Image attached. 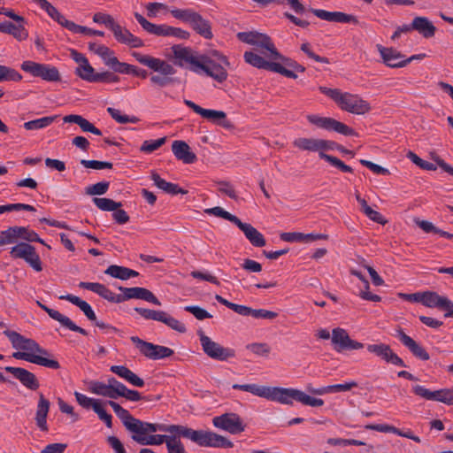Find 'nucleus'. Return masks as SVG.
Instances as JSON below:
<instances>
[{
  "mask_svg": "<svg viewBox=\"0 0 453 453\" xmlns=\"http://www.w3.org/2000/svg\"><path fill=\"white\" fill-rule=\"evenodd\" d=\"M115 63L116 64H114L111 68L114 72L125 74L139 75L137 68L134 65L120 62L119 59H117Z\"/></svg>",
  "mask_w": 453,
  "mask_h": 453,
  "instance_id": "nucleus-59",
  "label": "nucleus"
},
{
  "mask_svg": "<svg viewBox=\"0 0 453 453\" xmlns=\"http://www.w3.org/2000/svg\"><path fill=\"white\" fill-rule=\"evenodd\" d=\"M306 118L311 124L319 128L327 131H335L344 135L356 134L355 131L352 128L333 118L323 117L318 114H309L307 115Z\"/></svg>",
  "mask_w": 453,
  "mask_h": 453,
  "instance_id": "nucleus-10",
  "label": "nucleus"
},
{
  "mask_svg": "<svg viewBox=\"0 0 453 453\" xmlns=\"http://www.w3.org/2000/svg\"><path fill=\"white\" fill-rule=\"evenodd\" d=\"M172 150L175 157L185 164H192L196 160V156L191 151L188 144L183 141H174Z\"/></svg>",
  "mask_w": 453,
  "mask_h": 453,
  "instance_id": "nucleus-29",
  "label": "nucleus"
},
{
  "mask_svg": "<svg viewBox=\"0 0 453 453\" xmlns=\"http://www.w3.org/2000/svg\"><path fill=\"white\" fill-rule=\"evenodd\" d=\"M311 12L319 19L329 22L357 24V17L342 12H328L321 9H313Z\"/></svg>",
  "mask_w": 453,
  "mask_h": 453,
  "instance_id": "nucleus-22",
  "label": "nucleus"
},
{
  "mask_svg": "<svg viewBox=\"0 0 453 453\" xmlns=\"http://www.w3.org/2000/svg\"><path fill=\"white\" fill-rule=\"evenodd\" d=\"M50 403L42 394H40L36 413L35 423L42 431H48L47 417L50 411Z\"/></svg>",
  "mask_w": 453,
  "mask_h": 453,
  "instance_id": "nucleus-31",
  "label": "nucleus"
},
{
  "mask_svg": "<svg viewBox=\"0 0 453 453\" xmlns=\"http://www.w3.org/2000/svg\"><path fill=\"white\" fill-rule=\"evenodd\" d=\"M132 55L140 64L149 67L154 73H157L156 74H152L150 78L152 84L163 88L171 83V76L175 73L171 64L163 59L150 55H144L140 52H134Z\"/></svg>",
  "mask_w": 453,
  "mask_h": 453,
  "instance_id": "nucleus-6",
  "label": "nucleus"
},
{
  "mask_svg": "<svg viewBox=\"0 0 453 453\" xmlns=\"http://www.w3.org/2000/svg\"><path fill=\"white\" fill-rule=\"evenodd\" d=\"M111 30L113 33L115 39L120 43L128 45L132 48H140L144 44L141 38L134 35L129 30L116 22Z\"/></svg>",
  "mask_w": 453,
  "mask_h": 453,
  "instance_id": "nucleus-21",
  "label": "nucleus"
},
{
  "mask_svg": "<svg viewBox=\"0 0 453 453\" xmlns=\"http://www.w3.org/2000/svg\"><path fill=\"white\" fill-rule=\"evenodd\" d=\"M10 255L12 258L23 259L36 272L42 270V261L35 248L27 242H19L12 247Z\"/></svg>",
  "mask_w": 453,
  "mask_h": 453,
  "instance_id": "nucleus-8",
  "label": "nucleus"
},
{
  "mask_svg": "<svg viewBox=\"0 0 453 453\" xmlns=\"http://www.w3.org/2000/svg\"><path fill=\"white\" fill-rule=\"evenodd\" d=\"M108 404L132 433V439L141 445H166L168 453H186L180 437L188 438L201 447L231 448L233 443L226 437L210 431L194 430L185 426L149 423L134 418L118 403Z\"/></svg>",
  "mask_w": 453,
  "mask_h": 453,
  "instance_id": "nucleus-1",
  "label": "nucleus"
},
{
  "mask_svg": "<svg viewBox=\"0 0 453 453\" xmlns=\"http://www.w3.org/2000/svg\"><path fill=\"white\" fill-rule=\"evenodd\" d=\"M282 241L287 242L304 243V234L300 232H285L280 234Z\"/></svg>",
  "mask_w": 453,
  "mask_h": 453,
  "instance_id": "nucleus-63",
  "label": "nucleus"
},
{
  "mask_svg": "<svg viewBox=\"0 0 453 453\" xmlns=\"http://www.w3.org/2000/svg\"><path fill=\"white\" fill-rule=\"evenodd\" d=\"M59 299L69 301L73 304L79 307L80 310L88 318V319H89L90 321H96V313L93 311L90 304L88 303H87L86 301H83L80 297L73 296V295L60 296Z\"/></svg>",
  "mask_w": 453,
  "mask_h": 453,
  "instance_id": "nucleus-37",
  "label": "nucleus"
},
{
  "mask_svg": "<svg viewBox=\"0 0 453 453\" xmlns=\"http://www.w3.org/2000/svg\"><path fill=\"white\" fill-rule=\"evenodd\" d=\"M94 203L102 211H112L119 209L121 206L120 203H117L110 198L105 197H95L93 199Z\"/></svg>",
  "mask_w": 453,
  "mask_h": 453,
  "instance_id": "nucleus-48",
  "label": "nucleus"
},
{
  "mask_svg": "<svg viewBox=\"0 0 453 453\" xmlns=\"http://www.w3.org/2000/svg\"><path fill=\"white\" fill-rule=\"evenodd\" d=\"M88 49L101 58L105 65L112 68L113 65L116 64L118 59L113 50L109 47L98 44L96 42H89Z\"/></svg>",
  "mask_w": 453,
  "mask_h": 453,
  "instance_id": "nucleus-32",
  "label": "nucleus"
},
{
  "mask_svg": "<svg viewBox=\"0 0 453 453\" xmlns=\"http://www.w3.org/2000/svg\"><path fill=\"white\" fill-rule=\"evenodd\" d=\"M76 74L82 80L88 82H96V73L95 69L89 64L88 60L83 62L76 67Z\"/></svg>",
  "mask_w": 453,
  "mask_h": 453,
  "instance_id": "nucleus-43",
  "label": "nucleus"
},
{
  "mask_svg": "<svg viewBox=\"0 0 453 453\" xmlns=\"http://www.w3.org/2000/svg\"><path fill=\"white\" fill-rule=\"evenodd\" d=\"M151 180L158 188L164 190L168 194H187L186 190L180 188L178 185L174 183L168 182L165 180L162 179L157 173H151Z\"/></svg>",
  "mask_w": 453,
  "mask_h": 453,
  "instance_id": "nucleus-40",
  "label": "nucleus"
},
{
  "mask_svg": "<svg viewBox=\"0 0 453 453\" xmlns=\"http://www.w3.org/2000/svg\"><path fill=\"white\" fill-rule=\"evenodd\" d=\"M376 49L380 53L381 61L390 68H402L405 66L404 56L392 47H384L377 44Z\"/></svg>",
  "mask_w": 453,
  "mask_h": 453,
  "instance_id": "nucleus-18",
  "label": "nucleus"
},
{
  "mask_svg": "<svg viewBox=\"0 0 453 453\" xmlns=\"http://www.w3.org/2000/svg\"><path fill=\"white\" fill-rule=\"evenodd\" d=\"M234 389H239L242 391L251 393L252 395L262 397L264 395V388L265 385H258V384H234L233 385Z\"/></svg>",
  "mask_w": 453,
  "mask_h": 453,
  "instance_id": "nucleus-52",
  "label": "nucleus"
},
{
  "mask_svg": "<svg viewBox=\"0 0 453 453\" xmlns=\"http://www.w3.org/2000/svg\"><path fill=\"white\" fill-rule=\"evenodd\" d=\"M189 25L192 28L196 31L200 35L205 39H211L212 37L211 27L206 19H203L198 13H195Z\"/></svg>",
  "mask_w": 453,
  "mask_h": 453,
  "instance_id": "nucleus-38",
  "label": "nucleus"
},
{
  "mask_svg": "<svg viewBox=\"0 0 453 453\" xmlns=\"http://www.w3.org/2000/svg\"><path fill=\"white\" fill-rule=\"evenodd\" d=\"M22 75L16 70L6 65H0V82L4 81H20Z\"/></svg>",
  "mask_w": 453,
  "mask_h": 453,
  "instance_id": "nucleus-51",
  "label": "nucleus"
},
{
  "mask_svg": "<svg viewBox=\"0 0 453 453\" xmlns=\"http://www.w3.org/2000/svg\"><path fill=\"white\" fill-rule=\"evenodd\" d=\"M434 401L441 402L449 405L453 404V388H444L434 391Z\"/></svg>",
  "mask_w": 453,
  "mask_h": 453,
  "instance_id": "nucleus-57",
  "label": "nucleus"
},
{
  "mask_svg": "<svg viewBox=\"0 0 453 453\" xmlns=\"http://www.w3.org/2000/svg\"><path fill=\"white\" fill-rule=\"evenodd\" d=\"M243 58L248 64L259 69H265L268 61L253 51H246Z\"/></svg>",
  "mask_w": 453,
  "mask_h": 453,
  "instance_id": "nucleus-50",
  "label": "nucleus"
},
{
  "mask_svg": "<svg viewBox=\"0 0 453 453\" xmlns=\"http://www.w3.org/2000/svg\"><path fill=\"white\" fill-rule=\"evenodd\" d=\"M173 330H175L179 333H185L186 332V326L183 323L179 321L178 319H174L171 315H169L167 312H164V315L162 317L161 321Z\"/></svg>",
  "mask_w": 453,
  "mask_h": 453,
  "instance_id": "nucleus-54",
  "label": "nucleus"
},
{
  "mask_svg": "<svg viewBox=\"0 0 453 453\" xmlns=\"http://www.w3.org/2000/svg\"><path fill=\"white\" fill-rule=\"evenodd\" d=\"M63 119L66 123H75L79 125L84 132H89L96 135L102 134V132L97 127H96L92 123H90L88 119H84L81 115L71 114L65 116Z\"/></svg>",
  "mask_w": 453,
  "mask_h": 453,
  "instance_id": "nucleus-39",
  "label": "nucleus"
},
{
  "mask_svg": "<svg viewBox=\"0 0 453 453\" xmlns=\"http://www.w3.org/2000/svg\"><path fill=\"white\" fill-rule=\"evenodd\" d=\"M356 387H357V383L354 380H349L342 384L329 385L317 388L311 386H307V391L313 395H323L326 394L349 391Z\"/></svg>",
  "mask_w": 453,
  "mask_h": 453,
  "instance_id": "nucleus-27",
  "label": "nucleus"
},
{
  "mask_svg": "<svg viewBox=\"0 0 453 453\" xmlns=\"http://www.w3.org/2000/svg\"><path fill=\"white\" fill-rule=\"evenodd\" d=\"M105 274L110 275L113 278L119 279V280H128L133 277H136L138 275V273L136 271H134L132 269L119 266V265H110L105 270Z\"/></svg>",
  "mask_w": 453,
  "mask_h": 453,
  "instance_id": "nucleus-42",
  "label": "nucleus"
},
{
  "mask_svg": "<svg viewBox=\"0 0 453 453\" xmlns=\"http://www.w3.org/2000/svg\"><path fill=\"white\" fill-rule=\"evenodd\" d=\"M171 13L174 18L189 24L196 12L189 9H174L171 11Z\"/></svg>",
  "mask_w": 453,
  "mask_h": 453,
  "instance_id": "nucleus-64",
  "label": "nucleus"
},
{
  "mask_svg": "<svg viewBox=\"0 0 453 453\" xmlns=\"http://www.w3.org/2000/svg\"><path fill=\"white\" fill-rule=\"evenodd\" d=\"M236 226L243 233L247 240L255 247H264L266 243L264 235L252 225L243 223L240 219Z\"/></svg>",
  "mask_w": 453,
  "mask_h": 453,
  "instance_id": "nucleus-26",
  "label": "nucleus"
},
{
  "mask_svg": "<svg viewBox=\"0 0 453 453\" xmlns=\"http://www.w3.org/2000/svg\"><path fill=\"white\" fill-rule=\"evenodd\" d=\"M197 334L203 351L211 359L226 361L235 357L234 349L220 345L207 336L203 331H198Z\"/></svg>",
  "mask_w": 453,
  "mask_h": 453,
  "instance_id": "nucleus-7",
  "label": "nucleus"
},
{
  "mask_svg": "<svg viewBox=\"0 0 453 453\" xmlns=\"http://www.w3.org/2000/svg\"><path fill=\"white\" fill-rule=\"evenodd\" d=\"M37 305L41 307L43 311H45L49 316L58 321L62 326L68 328L71 331L80 333L83 335H87V331L77 325H75L68 317L60 313L58 311L49 308L48 306L42 304L41 302H36Z\"/></svg>",
  "mask_w": 453,
  "mask_h": 453,
  "instance_id": "nucleus-23",
  "label": "nucleus"
},
{
  "mask_svg": "<svg viewBox=\"0 0 453 453\" xmlns=\"http://www.w3.org/2000/svg\"><path fill=\"white\" fill-rule=\"evenodd\" d=\"M412 30H416L425 38H431L435 35L436 27L426 17H416L411 22Z\"/></svg>",
  "mask_w": 453,
  "mask_h": 453,
  "instance_id": "nucleus-33",
  "label": "nucleus"
},
{
  "mask_svg": "<svg viewBox=\"0 0 453 453\" xmlns=\"http://www.w3.org/2000/svg\"><path fill=\"white\" fill-rule=\"evenodd\" d=\"M4 370L13 375L19 382L30 390H36L40 387L36 376L27 369L21 367L6 366Z\"/></svg>",
  "mask_w": 453,
  "mask_h": 453,
  "instance_id": "nucleus-20",
  "label": "nucleus"
},
{
  "mask_svg": "<svg viewBox=\"0 0 453 453\" xmlns=\"http://www.w3.org/2000/svg\"><path fill=\"white\" fill-rule=\"evenodd\" d=\"M331 342L335 351L360 349L364 344L352 340L348 332L342 327H335L332 331Z\"/></svg>",
  "mask_w": 453,
  "mask_h": 453,
  "instance_id": "nucleus-14",
  "label": "nucleus"
},
{
  "mask_svg": "<svg viewBox=\"0 0 453 453\" xmlns=\"http://www.w3.org/2000/svg\"><path fill=\"white\" fill-rule=\"evenodd\" d=\"M293 145L300 150L318 152L319 157L322 158V155H326L325 151L334 150L336 143L332 141L319 138L300 137L293 142Z\"/></svg>",
  "mask_w": 453,
  "mask_h": 453,
  "instance_id": "nucleus-11",
  "label": "nucleus"
},
{
  "mask_svg": "<svg viewBox=\"0 0 453 453\" xmlns=\"http://www.w3.org/2000/svg\"><path fill=\"white\" fill-rule=\"evenodd\" d=\"M109 188V182L101 181L87 187L86 193L90 196L104 195Z\"/></svg>",
  "mask_w": 453,
  "mask_h": 453,
  "instance_id": "nucleus-61",
  "label": "nucleus"
},
{
  "mask_svg": "<svg viewBox=\"0 0 453 453\" xmlns=\"http://www.w3.org/2000/svg\"><path fill=\"white\" fill-rule=\"evenodd\" d=\"M184 104L192 109L196 113L213 123L223 124L224 120L226 119V115L223 111L203 109L188 99L184 100Z\"/></svg>",
  "mask_w": 453,
  "mask_h": 453,
  "instance_id": "nucleus-25",
  "label": "nucleus"
},
{
  "mask_svg": "<svg viewBox=\"0 0 453 453\" xmlns=\"http://www.w3.org/2000/svg\"><path fill=\"white\" fill-rule=\"evenodd\" d=\"M79 286L82 288L90 290L97 295H99L101 297L106 299L107 301L114 303H122V298L120 297V295L115 294L111 290H110L108 288H106L104 285L97 282H80Z\"/></svg>",
  "mask_w": 453,
  "mask_h": 453,
  "instance_id": "nucleus-24",
  "label": "nucleus"
},
{
  "mask_svg": "<svg viewBox=\"0 0 453 453\" xmlns=\"http://www.w3.org/2000/svg\"><path fill=\"white\" fill-rule=\"evenodd\" d=\"M173 57L180 65H189V70L196 73L197 68H201V55L195 53L192 50L180 45H174L172 48Z\"/></svg>",
  "mask_w": 453,
  "mask_h": 453,
  "instance_id": "nucleus-17",
  "label": "nucleus"
},
{
  "mask_svg": "<svg viewBox=\"0 0 453 453\" xmlns=\"http://www.w3.org/2000/svg\"><path fill=\"white\" fill-rule=\"evenodd\" d=\"M58 116H46L37 119L30 120L24 123V127L27 130H39L45 128L51 125Z\"/></svg>",
  "mask_w": 453,
  "mask_h": 453,
  "instance_id": "nucleus-44",
  "label": "nucleus"
},
{
  "mask_svg": "<svg viewBox=\"0 0 453 453\" xmlns=\"http://www.w3.org/2000/svg\"><path fill=\"white\" fill-rule=\"evenodd\" d=\"M166 142L165 137H162L157 140H146L142 142L140 151L150 154L153 151L158 150L162 145H164Z\"/></svg>",
  "mask_w": 453,
  "mask_h": 453,
  "instance_id": "nucleus-53",
  "label": "nucleus"
},
{
  "mask_svg": "<svg viewBox=\"0 0 453 453\" xmlns=\"http://www.w3.org/2000/svg\"><path fill=\"white\" fill-rule=\"evenodd\" d=\"M107 111L111 115V117L119 124H127L133 123L135 124L139 122V119L136 116H129L121 112V111L109 107L107 108Z\"/></svg>",
  "mask_w": 453,
  "mask_h": 453,
  "instance_id": "nucleus-46",
  "label": "nucleus"
},
{
  "mask_svg": "<svg viewBox=\"0 0 453 453\" xmlns=\"http://www.w3.org/2000/svg\"><path fill=\"white\" fill-rule=\"evenodd\" d=\"M134 18L141 25L142 29L150 35L156 36H168L169 25L166 24H154L147 20L142 15L138 12L134 13Z\"/></svg>",
  "mask_w": 453,
  "mask_h": 453,
  "instance_id": "nucleus-28",
  "label": "nucleus"
},
{
  "mask_svg": "<svg viewBox=\"0 0 453 453\" xmlns=\"http://www.w3.org/2000/svg\"><path fill=\"white\" fill-rule=\"evenodd\" d=\"M253 45L261 50H265L268 54H265L273 60L283 59V57L278 52L270 37L265 34L259 33Z\"/></svg>",
  "mask_w": 453,
  "mask_h": 453,
  "instance_id": "nucleus-34",
  "label": "nucleus"
},
{
  "mask_svg": "<svg viewBox=\"0 0 453 453\" xmlns=\"http://www.w3.org/2000/svg\"><path fill=\"white\" fill-rule=\"evenodd\" d=\"M204 212L209 215H213L215 217H219L224 219H226L234 223V225H236L237 222L239 221V219L235 215L231 214L230 212L226 211V210L219 206L206 209Z\"/></svg>",
  "mask_w": 453,
  "mask_h": 453,
  "instance_id": "nucleus-47",
  "label": "nucleus"
},
{
  "mask_svg": "<svg viewBox=\"0 0 453 453\" xmlns=\"http://www.w3.org/2000/svg\"><path fill=\"white\" fill-rule=\"evenodd\" d=\"M23 230L20 229V226H12L2 232H0L4 245L12 244L17 242L19 239V233Z\"/></svg>",
  "mask_w": 453,
  "mask_h": 453,
  "instance_id": "nucleus-49",
  "label": "nucleus"
},
{
  "mask_svg": "<svg viewBox=\"0 0 453 453\" xmlns=\"http://www.w3.org/2000/svg\"><path fill=\"white\" fill-rule=\"evenodd\" d=\"M0 32L12 35L18 41H24L28 37V32L24 23L15 25L10 21L0 23Z\"/></svg>",
  "mask_w": 453,
  "mask_h": 453,
  "instance_id": "nucleus-36",
  "label": "nucleus"
},
{
  "mask_svg": "<svg viewBox=\"0 0 453 453\" xmlns=\"http://www.w3.org/2000/svg\"><path fill=\"white\" fill-rule=\"evenodd\" d=\"M421 303L428 308H439L445 311L444 316L453 313V302L444 296H440L436 292H422Z\"/></svg>",
  "mask_w": 453,
  "mask_h": 453,
  "instance_id": "nucleus-15",
  "label": "nucleus"
},
{
  "mask_svg": "<svg viewBox=\"0 0 453 453\" xmlns=\"http://www.w3.org/2000/svg\"><path fill=\"white\" fill-rule=\"evenodd\" d=\"M319 91L334 100L342 111L357 115H364L372 109L370 104L357 94L343 92L338 88H329L326 87H319Z\"/></svg>",
  "mask_w": 453,
  "mask_h": 453,
  "instance_id": "nucleus-5",
  "label": "nucleus"
},
{
  "mask_svg": "<svg viewBox=\"0 0 453 453\" xmlns=\"http://www.w3.org/2000/svg\"><path fill=\"white\" fill-rule=\"evenodd\" d=\"M119 289L123 292L120 295L122 302L129 299H142L155 305H161L160 301L155 296V295L144 288L134 287V288H123L119 287Z\"/></svg>",
  "mask_w": 453,
  "mask_h": 453,
  "instance_id": "nucleus-19",
  "label": "nucleus"
},
{
  "mask_svg": "<svg viewBox=\"0 0 453 453\" xmlns=\"http://www.w3.org/2000/svg\"><path fill=\"white\" fill-rule=\"evenodd\" d=\"M81 164L86 167L95 170H102V169H111L112 167V164L106 161H97V160H85L82 159Z\"/></svg>",
  "mask_w": 453,
  "mask_h": 453,
  "instance_id": "nucleus-62",
  "label": "nucleus"
},
{
  "mask_svg": "<svg viewBox=\"0 0 453 453\" xmlns=\"http://www.w3.org/2000/svg\"><path fill=\"white\" fill-rule=\"evenodd\" d=\"M88 390L96 395L116 399L115 395L111 392L109 386L99 380H90L87 383Z\"/></svg>",
  "mask_w": 453,
  "mask_h": 453,
  "instance_id": "nucleus-41",
  "label": "nucleus"
},
{
  "mask_svg": "<svg viewBox=\"0 0 453 453\" xmlns=\"http://www.w3.org/2000/svg\"><path fill=\"white\" fill-rule=\"evenodd\" d=\"M35 3H36L42 10H44L47 14L56 20L58 24L63 20L65 18L64 15H62L57 8H55L50 2L47 0H33Z\"/></svg>",
  "mask_w": 453,
  "mask_h": 453,
  "instance_id": "nucleus-45",
  "label": "nucleus"
},
{
  "mask_svg": "<svg viewBox=\"0 0 453 453\" xmlns=\"http://www.w3.org/2000/svg\"><path fill=\"white\" fill-rule=\"evenodd\" d=\"M4 334L11 342L12 348L18 350L12 354L14 358L54 370L60 368L59 363L52 357V355L35 340L27 338L15 331L6 330Z\"/></svg>",
  "mask_w": 453,
  "mask_h": 453,
  "instance_id": "nucleus-2",
  "label": "nucleus"
},
{
  "mask_svg": "<svg viewBox=\"0 0 453 453\" xmlns=\"http://www.w3.org/2000/svg\"><path fill=\"white\" fill-rule=\"evenodd\" d=\"M130 340L135 345L140 353L150 359H161L171 357L173 354V350L168 347L145 342L137 336H132Z\"/></svg>",
  "mask_w": 453,
  "mask_h": 453,
  "instance_id": "nucleus-9",
  "label": "nucleus"
},
{
  "mask_svg": "<svg viewBox=\"0 0 453 453\" xmlns=\"http://www.w3.org/2000/svg\"><path fill=\"white\" fill-rule=\"evenodd\" d=\"M212 424L215 427L226 431L232 434H236L245 430V425L241 417L234 412H227L220 416L214 417Z\"/></svg>",
  "mask_w": 453,
  "mask_h": 453,
  "instance_id": "nucleus-13",
  "label": "nucleus"
},
{
  "mask_svg": "<svg viewBox=\"0 0 453 453\" xmlns=\"http://www.w3.org/2000/svg\"><path fill=\"white\" fill-rule=\"evenodd\" d=\"M397 336L401 342L409 349V350L418 358L421 360H428L429 354L425 350V349L420 346L418 342H416L411 337L407 335L402 330L397 331Z\"/></svg>",
  "mask_w": 453,
  "mask_h": 453,
  "instance_id": "nucleus-30",
  "label": "nucleus"
},
{
  "mask_svg": "<svg viewBox=\"0 0 453 453\" xmlns=\"http://www.w3.org/2000/svg\"><path fill=\"white\" fill-rule=\"evenodd\" d=\"M74 396L82 408L92 409L107 427L111 428L112 426V417L106 412L104 403L100 399L87 396L77 391L74 392Z\"/></svg>",
  "mask_w": 453,
  "mask_h": 453,
  "instance_id": "nucleus-12",
  "label": "nucleus"
},
{
  "mask_svg": "<svg viewBox=\"0 0 453 453\" xmlns=\"http://www.w3.org/2000/svg\"><path fill=\"white\" fill-rule=\"evenodd\" d=\"M111 371L134 387H143L144 381L142 378L124 365H112Z\"/></svg>",
  "mask_w": 453,
  "mask_h": 453,
  "instance_id": "nucleus-35",
  "label": "nucleus"
},
{
  "mask_svg": "<svg viewBox=\"0 0 453 453\" xmlns=\"http://www.w3.org/2000/svg\"><path fill=\"white\" fill-rule=\"evenodd\" d=\"M368 352L374 354L382 361L396 366L405 367L403 360L395 354L389 345L385 343H373L366 346Z\"/></svg>",
  "mask_w": 453,
  "mask_h": 453,
  "instance_id": "nucleus-16",
  "label": "nucleus"
},
{
  "mask_svg": "<svg viewBox=\"0 0 453 453\" xmlns=\"http://www.w3.org/2000/svg\"><path fill=\"white\" fill-rule=\"evenodd\" d=\"M39 77L46 81H58L60 80L58 70L55 66L46 64H44V68H42Z\"/></svg>",
  "mask_w": 453,
  "mask_h": 453,
  "instance_id": "nucleus-56",
  "label": "nucleus"
},
{
  "mask_svg": "<svg viewBox=\"0 0 453 453\" xmlns=\"http://www.w3.org/2000/svg\"><path fill=\"white\" fill-rule=\"evenodd\" d=\"M263 398L283 405H293L298 402L310 407H321L324 400L311 396L295 388L265 386Z\"/></svg>",
  "mask_w": 453,
  "mask_h": 453,
  "instance_id": "nucleus-3",
  "label": "nucleus"
},
{
  "mask_svg": "<svg viewBox=\"0 0 453 453\" xmlns=\"http://www.w3.org/2000/svg\"><path fill=\"white\" fill-rule=\"evenodd\" d=\"M201 68L196 70V73H204L216 81L222 83L228 77L227 70L230 67V62L226 56L217 50H210L205 54L201 55Z\"/></svg>",
  "mask_w": 453,
  "mask_h": 453,
  "instance_id": "nucleus-4",
  "label": "nucleus"
},
{
  "mask_svg": "<svg viewBox=\"0 0 453 453\" xmlns=\"http://www.w3.org/2000/svg\"><path fill=\"white\" fill-rule=\"evenodd\" d=\"M407 157L415 165H417L418 166H419L420 168L424 169V170H427V171H434L436 170V165L430 163V162H427V161H425L423 160L422 158H420L418 155H416L415 153L410 151L408 154H407Z\"/></svg>",
  "mask_w": 453,
  "mask_h": 453,
  "instance_id": "nucleus-60",
  "label": "nucleus"
},
{
  "mask_svg": "<svg viewBox=\"0 0 453 453\" xmlns=\"http://www.w3.org/2000/svg\"><path fill=\"white\" fill-rule=\"evenodd\" d=\"M136 312H138L143 319H151L155 321H161L162 317L164 315V311H156L150 309L144 308H135Z\"/></svg>",
  "mask_w": 453,
  "mask_h": 453,
  "instance_id": "nucleus-58",
  "label": "nucleus"
},
{
  "mask_svg": "<svg viewBox=\"0 0 453 453\" xmlns=\"http://www.w3.org/2000/svg\"><path fill=\"white\" fill-rule=\"evenodd\" d=\"M42 68H44V64L36 63L31 60L24 61L21 64V69L34 77H39Z\"/></svg>",
  "mask_w": 453,
  "mask_h": 453,
  "instance_id": "nucleus-55",
  "label": "nucleus"
}]
</instances>
